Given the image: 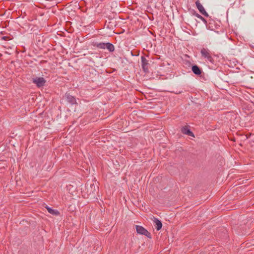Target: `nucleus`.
Listing matches in <instances>:
<instances>
[{
	"label": "nucleus",
	"mask_w": 254,
	"mask_h": 254,
	"mask_svg": "<svg viewBox=\"0 0 254 254\" xmlns=\"http://www.w3.org/2000/svg\"><path fill=\"white\" fill-rule=\"evenodd\" d=\"M201 56L207 60L208 62L213 63L214 62L213 58L212 57L211 52L210 50L205 48H202L200 50Z\"/></svg>",
	"instance_id": "nucleus-1"
},
{
	"label": "nucleus",
	"mask_w": 254,
	"mask_h": 254,
	"mask_svg": "<svg viewBox=\"0 0 254 254\" xmlns=\"http://www.w3.org/2000/svg\"><path fill=\"white\" fill-rule=\"evenodd\" d=\"M33 82L35 83L37 87H41L45 85L46 80L43 77H36L33 79Z\"/></svg>",
	"instance_id": "nucleus-2"
},
{
	"label": "nucleus",
	"mask_w": 254,
	"mask_h": 254,
	"mask_svg": "<svg viewBox=\"0 0 254 254\" xmlns=\"http://www.w3.org/2000/svg\"><path fill=\"white\" fill-rule=\"evenodd\" d=\"M136 230L137 233L145 235L148 237H149L150 234L148 231L143 227L139 225H136Z\"/></svg>",
	"instance_id": "nucleus-3"
},
{
	"label": "nucleus",
	"mask_w": 254,
	"mask_h": 254,
	"mask_svg": "<svg viewBox=\"0 0 254 254\" xmlns=\"http://www.w3.org/2000/svg\"><path fill=\"white\" fill-rule=\"evenodd\" d=\"M195 5H196V6L197 7V8L198 9L199 11L200 12V13H201L202 15H203L205 16H206V17L208 16V13L206 12L204 8L202 5V4L200 3L199 0H197L195 1Z\"/></svg>",
	"instance_id": "nucleus-4"
},
{
	"label": "nucleus",
	"mask_w": 254,
	"mask_h": 254,
	"mask_svg": "<svg viewBox=\"0 0 254 254\" xmlns=\"http://www.w3.org/2000/svg\"><path fill=\"white\" fill-rule=\"evenodd\" d=\"M141 66L144 71L145 72H148V61L144 57L142 56L141 58Z\"/></svg>",
	"instance_id": "nucleus-5"
},
{
	"label": "nucleus",
	"mask_w": 254,
	"mask_h": 254,
	"mask_svg": "<svg viewBox=\"0 0 254 254\" xmlns=\"http://www.w3.org/2000/svg\"><path fill=\"white\" fill-rule=\"evenodd\" d=\"M181 131L184 134L190 136H193V133L186 127H183L181 129Z\"/></svg>",
	"instance_id": "nucleus-6"
},
{
	"label": "nucleus",
	"mask_w": 254,
	"mask_h": 254,
	"mask_svg": "<svg viewBox=\"0 0 254 254\" xmlns=\"http://www.w3.org/2000/svg\"><path fill=\"white\" fill-rule=\"evenodd\" d=\"M192 71L196 75H200L201 73V70L196 65H194L192 66Z\"/></svg>",
	"instance_id": "nucleus-7"
},
{
	"label": "nucleus",
	"mask_w": 254,
	"mask_h": 254,
	"mask_svg": "<svg viewBox=\"0 0 254 254\" xmlns=\"http://www.w3.org/2000/svg\"><path fill=\"white\" fill-rule=\"evenodd\" d=\"M46 208L47 209L48 212L50 213V214L54 215H56V216H58V215H60V212L58 210H55V209H53L52 208H51L48 206H46Z\"/></svg>",
	"instance_id": "nucleus-8"
},
{
	"label": "nucleus",
	"mask_w": 254,
	"mask_h": 254,
	"mask_svg": "<svg viewBox=\"0 0 254 254\" xmlns=\"http://www.w3.org/2000/svg\"><path fill=\"white\" fill-rule=\"evenodd\" d=\"M154 222L155 223V228L157 231L160 230L162 228V224L161 222L157 218H154Z\"/></svg>",
	"instance_id": "nucleus-9"
},
{
	"label": "nucleus",
	"mask_w": 254,
	"mask_h": 254,
	"mask_svg": "<svg viewBox=\"0 0 254 254\" xmlns=\"http://www.w3.org/2000/svg\"><path fill=\"white\" fill-rule=\"evenodd\" d=\"M106 49H108L109 52H112L115 50L114 45L110 43H106Z\"/></svg>",
	"instance_id": "nucleus-10"
},
{
	"label": "nucleus",
	"mask_w": 254,
	"mask_h": 254,
	"mask_svg": "<svg viewBox=\"0 0 254 254\" xmlns=\"http://www.w3.org/2000/svg\"><path fill=\"white\" fill-rule=\"evenodd\" d=\"M67 99L68 102H69V103H70L72 104L76 103V99L72 96L68 95L67 96Z\"/></svg>",
	"instance_id": "nucleus-11"
},
{
	"label": "nucleus",
	"mask_w": 254,
	"mask_h": 254,
	"mask_svg": "<svg viewBox=\"0 0 254 254\" xmlns=\"http://www.w3.org/2000/svg\"><path fill=\"white\" fill-rule=\"evenodd\" d=\"M106 43H100L96 44L95 46L99 49H106Z\"/></svg>",
	"instance_id": "nucleus-12"
},
{
	"label": "nucleus",
	"mask_w": 254,
	"mask_h": 254,
	"mask_svg": "<svg viewBox=\"0 0 254 254\" xmlns=\"http://www.w3.org/2000/svg\"><path fill=\"white\" fill-rule=\"evenodd\" d=\"M195 15L196 16V17H197L198 18H199V19H200L203 23H204L205 24H206L207 23V21L206 20V19L203 17L201 15H200V14H198V13H196L195 14Z\"/></svg>",
	"instance_id": "nucleus-13"
},
{
	"label": "nucleus",
	"mask_w": 254,
	"mask_h": 254,
	"mask_svg": "<svg viewBox=\"0 0 254 254\" xmlns=\"http://www.w3.org/2000/svg\"><path fill=\"white\" fill-rule=\"evenodd\" d=\"M253 48H254V46H253Z\"/></svg>",
	"instance_id": "nucleus-14"
}]
</instances>
